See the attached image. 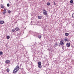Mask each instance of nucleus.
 Returning <instances> with one entry per match:
<instances>
[{"label":"nucleus","mask_w":74,"mask_h":74,"mask_svg":"<svg viewBox=\"0 0 74 74\" xmlns=\"http://www.w3.org/2000/svg\"><path fill=\"white\" fill-rule=\"evenodd\" d=\"M60 44L61 45H64V41L63 40H61L60 42Z\"/></svg>","instance_id":"7ed1b4c3"},{"label":"nucleus","mask_w":74,"mask_h":74,"mask_svg":"<svg viewBox=\"0 0 74 74\" xmlns=\"http://www.w3.org/2000/svg\"><path fill=\"white\" fill-rule=\"evenodd\" d=\"M11 11L10 10H8V13H9V14H10V13L11 12Z\"/></svg>","instance_id":"f3484780"},{"label":"nucleus","mask_w":74,"mask_h":74,"mask_svg":"<svg viewBox=\"0 0 74 74\" xmlns=\"http://www.w3.org/2000/svg\"><path fill=\"white\" fill-rule=\"evenodd\" d=\"M70 2L71 3H73V0H71L70 1Z\"/></svg>","instance_id":"a211bd4d"},{"label":"nucleus","mask_w":74,"mask_h":74,"mask_svg":"<svg viewBox=\"0 0 74 74\" xmlns=\"http://www.w3.org/2000/svg\"><path fill=\"white\" fill-rule=\"evenodd\" d=\"M47 66H49V63L47 64Z\"/></svg>","instance_id":"cd10ccee"},{"label":"nucleus","mask_w":74,"mask_h":74,"mask_svg":"<svg viewBox=\"0 0 74 74\" xmlns=\"http://www.w3.org/2000/svg\"><path fill=\"white\" fill-rule=\"evenodd\" d=\"M57 46H58V43L56 42L55 43L54 47H56Z\"/></svg>","instance_id":"0eeeda50"},{"label":"nucleus","mask_w":74,"mask_h":74,"mask_svg":"<svg viewBox=\"0 0 74 74\" xmlns=\"http://www.w3.org/2000/svg\"><path fill=\"white\" fill-rule=\"evenodd\" d=\"M2 54H3V52L1 51H0V55H2Z\"/></svg>","instance_id":"b1692460"},{"label":"nucleus","mask_w":74,"mask_h":74,"mask_svg":"<svg viewBox=\"0 0 74 74\" xmlns=\"http://www.w3.org/2000/svg\"><path fill=\"white\" fill-rule=\"evenodd\" d=\"M67 41H69V38H66Z\"/></svg>","instance_id":"bb28decb"},{"label":"nucleus","mask_w":74,"mask_h":74,"mask_svg":"<svg viewBox=\"0 0 74 74\" xmlns=\"http://www.w3.org/2000/svg\"><path fill=\"white\" fill-rule=\"evenodd\" d=\"M42 37V36H41V35H38V38H39V39H40V38H41Z\"/></svg>","instance_id":"f8f14e48"},{"label":"nucleus","mask_w":74,"mask_h":74,"mask_svg":"<svg viewBox=\"0 0 74 74\" xmlns=\"http://www.w3.org/2000/svg\"><path fill=\"white\" fill-rule=\"evenodd\" d=\"M38 18L39 19H41V18H42V17H41V16H38Z\"/></svg>","instance_id":"9b49d317"},{"label":"nucleus","mask_w":74,"mask_h":74,"mask_svg":"<svg viewBox=\"0 0 74 74\" xmlns=\"http://www.w3.org/2000/svg\"><path fill=\"white\" fill-rule=\"evenodd\" d=\"M46 65H47V64H46Z\"/></svg>","instance_id":"7c9ffc66"},{"label":"nucleus","mask_w":74,"mask_h":74,"mask_svg":"<svg viewBox=\"0 0 74 74\" xmlns=\"http://www.w3.org/2000/svg\"><path fill=\"white\" fill-rule=\"evenodd\" d=\"M43 13L45 15H48L47 12L45 10H43Z\"/></svg>","instance_id":"20e7f679"},{"label":"nucleus","mask_w":74,"mask_h":74,"mask_svg":"<svg viewBox=\"0 0 74 74\" xmlns=\"http://www.w3.org/2000/svg\"><path fill=\"white\" fill-rule=\"evenodd\" d=\"M7 7H10V4H9V3H8L7 4Z\"/></svg>","instance_id":"393cba45"},{"label":"nucleus","mask_w":74,"mask_h":74,"mask_svg":"<svg viewBox=\"0 0 74 74\" xmlns=\"http://www.w3.org/2000/svg\"><path fill=\"white\" fill-rule=\"evenodd\" d=\"M10 62V60H7L5 61L6 63H9Z\"/></svg>","instance_id":"ddd939ff"},{"label":"nucleus","mask_w":74,"mask_h":74,"mask_svg":"<svg viewBox=\"0 0 74 74\" xmlns=\"http://www.w3.org/2000/svg\"><path fill=\"white\" fill-rule=\"evenodd\" d=\"M10 36H7V39H9V38H10Z\"/></svg>","instance_id":"aec40b11"},{"label":"nucleus","mask_w":74,"mask_h":74,"mask_svg":"<svg viewBox=\"0 0 74 74\" xmlns=\"http://www.w3.org/2000/svg\"><path fill=\"white\" fill-rule=\"evenodd\" d=\"M4 23V21H0V24L1 25H3Z\"/></svg>","instance_id":"9d476101"},{"label":"nucleus","mask_w":74,"mask_h":74,"mask_svg":"<svg viewBox=\"0 0 74 74\" xmlns=\"http://www.w3.org/2000/svg\"><path fill=\"white\" fill-rule=\"evenodd\" d=\"M1 8H4V6H3V5L1 4Z\"/></svg>","instance_id":"4468645a"},{"label":"nucleus","mask_w":74,"mask_h":74,"mask_svg":"<svg viewBox=\"0 0 74 74\" xmlns=\"http://www.w3.org/2000/svg\"><path fill=\"white\" fill-rule=\"evenodd\" d=\"M6 11H7L5 9H4V12H3V14H4V15L5 14V13L6 12Z\"/></svg>","instance_id":"1a4fd4ad"},{"label":"nucleus","mask_w":74,"mask_h":74,"mask_svg":"<svg viewBox=\"0 0 74 74\" xmlns=\"http://www.w3.org/2000/svg\"><path fill=\"white\" fill-rule=\"evenodd\" d=\"M64 40L65 42H66L67 41L66 38L64 39Z\"/></svg>","instance_id":"5701e85b"},{"label":"nucleus","mask_w":74,"mask_h":74,"mask_svg":"<svg viewBox=\"0 0 74 74\" xmlns=\"http://www.w3.org/2000/svg\"><path fill=\"white\" fill-rule=\"evenodd\" d=\"M66 46L68 47H70V44L69 43H67L66 44Z\"/></svg>","instance_id":"423d86ee"},{"label":"nucleus","mask_w":74,"mask_h":74,"mask_svg":"<svg viewBox=\"0 0 74 74\" xmlns=\"http://www.w3.org/2000/svg\"><path fill=\"white\" fill-rule=\"evenodd\" d=\"M47 5H49V6L50 5V3L48 2L47 3Z\"/></svg>","instance_id":"6ab92c4d"},{"label":"nucleus","mask_w":74,"mask_h":74,"mask_svg":"<svg viewBox=\"0 0 74 74\" xmlns=\"http://www.w3.org/2000/svg\"><path fill=\"white\" fill-rule=\"evenodd\" d=\"M72 16L73 18H74V13H73L72 14Z\"/></svg>","instance_id":"412c9836"},{"label":"nucleus","mask_w":74,"mask_h":74,"mask_svg":"<svg viewBox=\"0 0 74 74\" xmlns=\"http://www.w3.org/2000/svg\"><path fill=\"white\" fill-rule=\"evenodd\" d=\"M19 67L18 65H17L16 67L14 68V70L13 71V73H16L19 70Z\"/></svg>","instance_id":"f257e3e1"},{"label":"nucleus","mask_w":74,"mask_h":74,"mask_svg":"<svg viewBox=\"0 0 74 74\" xmlns=\"http://www.w3.org/2000/svg\"><path fill=\"white\" fill-rule=\"evenodd\" d=\"M59 47H60V45H59Z\"/></svg>","instance_id":"c85d7f7f"},{"label":"nucleus","mask_w":74,"mask_h":74,"mask_svg":"<svg viewBox=\"0 0 74 74\" xmlns=\"http://www.w3.org/2000/svg\"><path fill=\"white\" fill-rule=\"evenodd\" d=\"M12 32H15V29H12Z\"/></svg>","instance_id":"4be33fe9"},{"label":"nucleus","mask_w":74,"mask_h":74,"mask_svg":"<svg viewBox=\"0 0 74 74\" xmlns=\"http://www.w3.org/2000/svg\"><path fill=\"white\" fill-rule=\"evenodd\" d=\"M38 33L37 32L34 33V36H37L38 35Z\"/></svg>","instance_id":"39448f33"},{"label":"nucleus","mask_w":74,"mask_h":74,"mask_svg":"<svg viewBox=\"0 0 74 74\" xmlns=\"http://www.w3.org/2000/svg\"><path fill=\"white\" fill-rule=\"evenodd\" d=\"M69 34L68 33H65V36H69Z\"/></svg>","instance_id":"dca6fc26"},{"label":"nucleus","mask_w":74,"mask_h":74,"mask_svg":"<svg viewBox=\"0 0 74 74\" xmlns=\"http://www.w3.org/2000/svg\"><path fill=\"white\" fill-rule=\"evenodd\" d=\"M25 29H26V28H25Z\"/></svg>","instance_id":"c756f323"},{"label":"nucleus","mask_w":74,"mask_h":74,"mask_svg":"<svg viewBox=\"0 0 74 74\" xmlns=\"http://www.w3.org/2000/svg\"><path fill=\"white\" fill-rule=\"evenodd\" d=\"M6 71H7V72H9L10 71V69H6Z\"/></svg>","instance_id":"2eb2a0df"},{"label":"nucleus","mask_w":74,"mask_h":74,"mask_svg":"<svg viewBox=\"0 0 74 74\" xmlns=\"http://www.w3.org/2000/svg\"><path fill=\"white\" fill-rule=\"evenodd\" d=\"M54 3L55 5H56V3H55V2H54Z\"/></svg>","instance_id":"a878e982"},{"label":"nucleus","mask_w":74,"mask_h":74,"mask_svg":"<svg viewBox=\"0 0 74 74\" xmlns=\"http://www.w3.org/2000/svg\"><path fill=\"white\" fill-rule=\"evenodd\" d=\"M38 66L39 68H41L42 66H41V62H38Z\"/></svg>","instance_id":"f03ea898"},{"label":"nucleus","mask_w":74,"mask_h":74,"mask_svg":"<svg viewBox=\"0 0 74 74\" xmlns=\"http://www.w3.org/2000/svg\"><path fill=\"white\" fill-rule=\"evenodd\" d=\"M15 29L16 31H17V32L19 30V28L18 27H16Z\"/></svg>","instance_id":"6e6552de"}]
</instances>
